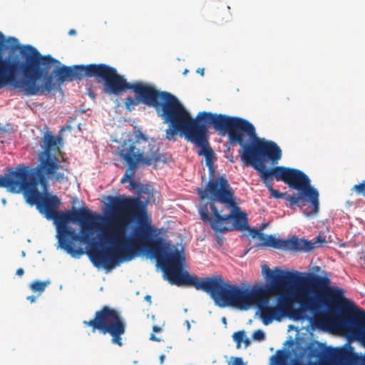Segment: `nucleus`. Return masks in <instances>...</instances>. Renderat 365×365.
<instances>
[{
	"label": "nucleus",
	"mask_w": 365,
	"mask_h": 365,
	"mask_svg": "<svg viewBox=\"0 0 365 365\" xmlns=\"http://www.w3.org/2000/svg\"><path fill=\"white\" fill-rule=\"evenodd\" d=\"M86 78L103 81V91L108 95L118 96L128 90L132 91L136 97L128 96L125 99V109L132 111L140 103L155 108L158 116L168 125L166 138L175 140L178 133H182L188 141L200 148L198 155L205 156L207 166L214 165L216 160L208 142V127L210 125L220 133L227 134L230 143L240 145V157L245 164L243 155L246 150L262 139L257 137L255 128L250 121L240 117L202 111L197 113L196 118H192L172 93L158 91L140 81L129 83L123 76L118 73L116 68L107 64L66 66V81H79Z\"/></svg>",
	"instance_id": "obj_1"
},
{
	"label": "nucleus",
	"mask_w": 365,
	"mask_h": 365,
	"mask_svg": "<svg viewBox=\"0 0 365 365\" xmlns=\"http://www.w3.org/2000/svg\"><path fill=\"white\" fill-rule=\"evenodd\" d=\"M115 220L103 232L100 239L108 245L99 249L92 235L101 220L86 207L66 212L55 210L47 220H53L57 230L59 246L73 257L86 253L96 267L112 269L123 260H130L139 252L150 251L158 237L155 228L146 219L145 206L138 197H108Z\"/></svg>",
	"instance_id": "obj_2"
},
{
	"label": "nucleus",
	"mask_w": 365,
	"mask_h": 365,
	"mask_svg": "<svg viewBox=\"0 0 365 365\" xmlns=\"http://www.w3.org/2000/svg\"><path fill=\"white\" fill-rule=\"evenodd\" d=\"M150 251L170 284L194 287L197 290H202L208 294L220 307L233 306L246 309L254 304L259 307L269 304L271 296L280 294L296 279L293 272L283 271L278 267L272 270L268 265L264 264L262 274L269 284L251 289L244 288L225 282L219 275L202 279L190 275L183 269L185 261L183 252L175 249L173 252L171 244L162 237L152 242Z\"/></svg>",
	"instance_id": "obj_3"
},
{
	"label": "nucleus",
	"mask_w": 365,
	"mask_h": 365,
	"mask_svg": "<svg viewBox=\"0 0 365 365\" xmlns=\"http://www.w3.org/2000/svg\"><path fill=\"white\" fill-rule=\"evenodd\" d=\"M282 155V150L276 143L262 138L248 148L243 158L246 165H251L258 172L273 197H285L290 207L297 205L306 217H315L319 211V194L311 185V180L304 173L284 166L265 168L266 159L274 164Z\"/></svg>",
	"instance_id": "obj_4"
},
{
	"label": "nucleus",
	"mask_w": 365,
	"mask_h": 365,
	"mask_svg": "<svg viewBox=\"0 0 365 365\" xmlns=\"http://www.w3.org/2000/svg\"><path fill=\"white\" fill-rule=\"evenodd\" d=\"M296 279L294 282H298L300 285L298 287L296 292L291 297L286 291L288 287L279 295L277 304L274 306L276 311L278 312V319L288 317L290 319L298 321L304 318L305 312L307 311H314L318 307V303L314 297L310 296L311 290L308 287L312 286L321 291V297H323L326 303L336 304L340 309L341 313V302H338L331 300L328 297V289L321 287L318 285L316 278H327L330 282V279L327 276L312 275L309 277H301L299 273H294Z\"/></svg>",
	"instance_id": "obj_5"
},
{
	"label": "nucleus",
	"mask_w": 365,
	"mask_h": 365,
	"mask_svg": "<svg viewBox=\"0 0 365 365\" xmlns=\"http://www.w3.org/2000/svg\"><path fill=\"white\" fill-rule=\"evenodd\" d=\"M118 155L128 166L120 180L123 184L133 178L138 165L155 167L160 163H167V158L160 152L159 147L140 131L122 143Z\"/></svg>",
	"instance_id": "obj_6"
},
{
	"label": "nucleus",
	"mask_w": 365,
	"mask_h": 365,
	"mask_svg": "<svg viewBox=\"0 0 365 365\" xmlns=\"http://www.w3.org/2000/svg\"><path fill=\"white\" fill-rule=\"evenodd\" d=\"M317 282L321 287L328 289V297L334 302H341V313L336 317L338 327L350 330L365 346V311L358 308L349 299L344 297L341 288L329 287L327 278L317 277Z\"/></svg>",
	"instance_id": "obj_7"
},
{
	"label": "nucleus",
	"mask_w": 365,
	"mask_h": 365,
	"mask_svg": "<svg viewBox=\"0 0 365 365\" xmlns=\"http://www.w3.org/2000/svg\"><path fill=\"white\" fill-rule=\"evenodd\" d=\"M200 219L210 225L216 232H225L232 230L227 225L230 220L234 222V227L238 230L248 229L246 213L239 211L235 204V207L221 203L219 201H208L202 202L198 208Z\"/></svg>",
	"instance_id": "obj_8"
},
{
	"label": "nucleus",
	"mask_w": 365,
	"mask_h": 365,
	"mask_svg": "<svg viewBox=\"0 0 365 365\" xmlns=\"http://www.w3.org/2000/svg\"><path fill=\"white\" fill-rule=\"evenodd\" d=\"M46 173H32L23 192L26 202L36 205L46 218L60 205V200L48 192V181Z\"/></svg>",
	"instance_id": "obj_9"
},
{
	"label": "nucleus",
	"mask_w": 365,
	"mask_h": 365,
	"mask_svg": "<svg viewBox=\"0 0 365 365\" xmlns=\"http://www.w3.org/2000/svg\"><path fill=\"white\" fill-rule=\"evenodd\" d=\"M83 324L91 327L93 333L98 331L103 335L109 334L112 344L123 346L122 336L125 334L126 322L116 309L109 306H103L95 312L93 319L83 321Z\"/></svg>",
	"instance_id": "obj_10"
},
{
	"label": "nucleus",
	"mask_w": 365,
	"mask_h": 365,
	"mask_svg": "<svg viewBox=\"0 0 365 365\" xmlns=\"http://www.w3.org/2000/svg\"><path fill=\"white\" fill-rule=\"evenodd\" d=\"M61 140V138L45 133L43 139L44 150L39 154V164L35 169H31V173H46L51 180L58 182L68 180L66 175V173H68V169H63L55 156V153L59 151L58 145Z\"/></svg>",
	"instance_id": "obj_11"
},
{
	"label": "nucleus",
	"mask_w": 365,
	"mask_h": 365,
	"mask_svg": "<svg viewBox=\"0 0 365 365\" xmlns=\"http://www.w3.org/2000/svg\"><path fill=\"white\" fill-rule=\"evenodd\" d=\"M209 171V182L206 187L197 189V193L202 201L210 195L212 197L209 201H219L221 203L235 206L234 190L230 187L225 175L216 178V168L214 165L207 166Z\"/></svg>",
	"instance_id": "obj_12"
},
{
	"label": "nucleus",
	"mask_w": 365,
	"mask_h": 365,
	"mask_svg": "<svg viewBox=\"0 0 365 365\" xmlns=\"http://www.w3.org/2000/svg\"><path fill=\"white\" fill-rule=\"evenodd\" d=\"M31 175V169L24 165L10 168L6 175H0V187L12 193L23 192Z\"/></svg>",
	"instance_id": "obj_13"
},
{
	"label": "nucleus",
	"mask_w": 365,
	"mask_h": 365,
	"mask_svg": "<svg viewBox=\"0 0 365 365\" xmlns=\"http://www.w3.org/2000/svg\"><path fill=\"white\" fill-rule=\"evenodd\" d=\"M285 249L297 252H309L314 249V243L304 238L293 237L286 240Z\"/></svg>",
	"instance_id": "obj_14"
},
{
	"label": "nucleus",
	"mask_w": 365,
	"mask_h": 365,
	"mask_svg": "<svg viewBox=\"0 0 365 365\" xmlns=\"http://www.w3.org/2000/svg\"><path fill=\"white\" fill-rule=\"evenodd\" d=\"M258 308L260 312V318L264 325L269 324L273 320L281 321V319H278V312L274 306L272 307L269 306V304H264Z\"/></svg>",
	"instance_id": "obj_15"
},
{
	"label": "nucleus",
	"mask_w": 365,
	"mask_h": 365,
	"mask_svg": "<svg viewBox=\"0 0 365 365\" xmlns=\"http://www.w3.org/2000/svg\"><path fill=\"white\" fill-rule=\"evenodd\" d=\"M265 247H271L277 249H285L286 240L275 238L272 235H268L266 239Z\"/></svg>",
	"instance_id": "obj_16"
},
{
	"label": "nucleus",
	"mask_w": 365,
	"mask_h": 365,
	"mask_svg": "<svg viewBox=\"0 0 365 365\" xmlns=\"http://www.w3.org/2000/svg\"><path fill=\"white\" fill-rule=\"evenodd\" d=\"M50 280H46L44 282L36 280L31 284L30 288L32 290V292H38L39 294H41L42 292H44L46 287L48 284H50Z\"/></svg>",
	"instance_id": "obj_17"
},
{
	"label": "nucleus",
	"mask_w": 365,
	"mask_h": 365,
	"mask_svg": "<svg viewBox=\"0 0 365 365\" xmlns=\"http://www.w3.org/2000/svg\"><path fill=\"white\" fill-rule=\"evenodd\" d=\"M233 339L237 344V348L240 347L242 342L245 343V347L248 346L250 341L248 338L246 337L245 332L244 331H239L233 334Z\"/></svg>",
	"instance_id": "obj_18"
},
{
	"label": "nucleus",
	"mask_w": 365,
	"mask_h": 365,
	"mask_svg": "<svg viewBox=\"0 0 365 365\" xmlns=\"http://www.w3.org/2000/svg\"><path fill=\"white\" fill-rule=\"evenodd\" d=\"M353 190L357 193L362 195L365 197V180L353 187Z\"/></svg>",
	"instance_id": "obj_19"
},
{
	"label": "nucleus",
	"mask_w": 365,
	"mask_h": 365,
	"mask_svg": "<svg viewBox=\"0 0 365 365\" xmlns=\"http://www.w3.org/2000/svg\"><path fill=\"white\" fill-rule=\"evenodd\" d=\"M252 337L255 340L262 341L265 338V334L263 331L258 329L254 332Z\"/></svg>",
	"instance_id": "obj_20"
},
{
	"label": "nucleus",
	"mask_w": 365,
	"mask_h": 365,
	"mask_svg": "<svg viewBox=\"0 0 365 365\" xmlns=\"http://www.w3.org/2000/svg\"><path fill=\"white\" fill-rule=\"evenodd\" d=\"M256 234H258V239L260 241V245L265 247V242L267 241L266 239L268 238V235H264L259 230H256Z\"/></svg>",
	"instance_id": "obj_21"
},
{
	"label": "nucleus",
	"mask_w": 365,
	"mask_h": 365,
	"mask_svg": "<svg viewBox=\"0 0 365 365\" xmlns=\"http://www.w3.org/2000/svg\"><path fill=\"white\" fill-rule=\"evenodd\" d=\"M229 365H245L241 357H232Z\"/></svg>",
	"instance_id": "obj_22"
},
{
	"label": "nucleus",
	"mask_w": 365,
	"mask_h": 365,
	"mask_svg": "<svg viewBox=\"0 0 365 365\" xmlns=\"http://www.w3.org/2000/svg\"><path fill=\"white\" fill-rule=\"evenodd\" d=\"M353 365H365V355L364 357L355 359L353 361Z\"/></svg>",
	"instance_id": "obj_23"
},
{
	"label": "nucleus",
	"mask_w": 365,
	"mask_h": 365,
	"mask_svg": "<svg viewBox=\"0 0 365 365\" xmlns=\"http://www.w3.org/2000/svg\"><path fill=\"white\" fill-rule=\"evenodd\" d=\"M150 339L155 341H160V339L157 337L154 334H152L150 336Z\"/></svg>",
	"instance_id": "obj_24"
},
{
	"label": "nucleus",
	"mask_w": 365,
	"mask_h": 365,
	"mask_svg": "<svg viewBox=\"0 0 365 365\" xmlns=\"http://www.w3.org/2000/svg\"><path fill=\"white\" fill-rule=\"evenodd\" d=\"M24 273V271L22 268H19L17 270H16V274L19 276V277H21Z\"/></svg>",
	"instance_id": "obj_25"
},
{
	"label": "nucleus",
	"mask_w": 365,
	"mask_h": 365,
	"mask_svg": "<svg viewBox=\"0 0 365 365\" xmlns=\"http://www.w3.org/2000/svg\"><path fill=\"white\" fill-rule=\"evenodd\" d=\"M278 365H286L285 360L284 358L279 357L278 359Z\"/></svg>",
	"instance_id": "obj_26"
},
{
	"label": "nucleus",
	"mask_w": 365,
	"mask_h": 365,
	"mask_svg": "<svg viewBox=\"0 0 365 365\" xmlns=\"http://www.w3.org/2000/svg\"><path fill=\"white\" fill-rule=\"evenodd\" d=\"M256 230H259L255 228V229L251 230V231H250V233L252 234L253 237H258V234H256Z\"/></svg>",
	"instance_id": "obj_27"
},
{
	"label": "nucleus",
	"mask_w": 365,
	"mask_h": 365,
	"mask_svg": "<svg viewBox=\"0 0 365 365\" xmlns=\"http://www.w3.org/2000/svg\"><path fill=\"white\" fill-rule=\"evenodd\" d=\"M153 330L154 332H160L161 331V328L158 326L154 325L153 327Z\"/></svg>",
	"instance_id": "obj_28"
},
{
	"label": "nucleus",
	"mask_w": 365,
	"mask_h": 365,
	"mask_svg": "<svg viewBox=\"0 0 365 365\" xmlns=\"http://www.w3.org/2000/svg\"><path fill=\"white\" fill-rule=\"evenodd\" d=\"M29 301H30L31 303L34 302L36 301V297L34 296H29L26 298Z\"/></svg>",
	"instance_id": "obj_29"
},
{
	"label": "nucleus",
	"mask_w": 365,
	"mask_h": 365,
	"mask_svg": "<svg viewBox=\"0 0 365 365\" xmlns=\"http://www.w3.org/2000/svg\"><path fill=\"white\" fill-rule=\"evenodd\" d=\"M130 184L132 188H136L138 187L137 183L135 182L133 179L130 181Z\"/></svg>",
	"instance_id": "obj_30"
},
{
	"label": "nucleus",
	"mask_w": 365,
	"mask_h": 365,
	"mask_svg": "<svg viewBox=\"0 0 365 365\" xmlns=\"http://www.w3.org/2000/svg\"><path fill=\"white\" fill-rule=\"evenodd\" d=\"M165 356L164 354H162L160 356V363L163 364L164 363Z\"/></svg>",
	"instance_id": "obj_31"
},
{
	"label": "nucleus",
	"mask_w": 365,
	"mask_h": 365,
	"mask_svg": "<svg viewBox=\"0 0 365 365\" xmlns=\"http://www.w3.org/2000/svg\"><path fill=\"white\" fill-rule=\"evenodd\" d=\"M145 299L149 302V304H151V297L150 295H146L145 297Z\"/></svg>",
	"instance_id": "obj_32"
},
{
	"label": "nucleus",
	"mask_w": 365,
	"mask_h": 365,
	"mask_svg": "<svg viewBox=\"0 0 365 365\" xmlns=\"http://www.w3.org/2000/svg\"><path fill=\"white\" fill-rule=\"evenodd\" d=\"M76 34V31L74 30V29H71L69 31H68V34L69 35H75Z\"/></svg>",
	"instance_id": "obj_33"
},
{
	"label": "nucleus",
	"mask_w": 365,
	"mask_h": 365,
	"mask_svg": "<svg viewBox=\"0 0 365 365\" xmlns=\"http://www.w3.org/2000/svg\"><path fill=\"white\" fill-rule=\"evenodd\" d=\"M197 73H200L201 75H203V73H204V69H203V68H202V69L199 68V69L197 71Z\"/></svg>",
	"instance_id": "obj_34"
},
{
	"label": "nucleus",
	"mask_w": 365,
	"mask_h": 365,
	"mask_svg": "<svg viewBox=\"0 0 365 365\" xmlns=\"http://www.w3.org/2000/svg\"><path fill=\"white\" fill-rule=\"evenodd\" d=\"M185 324H186L187 329H190V322L188 321H186Z\"/></svg>",
	"instance_id": "obj_35"
},
{
	"label": "nucleus",
	"mask_w": 365,
	"mask_h": 365,
	"mask_svg": "<svg viewBox=\"0 0 365 365\" xmlns=\"http://www.w3.org/2000/svg\"><path fill=\"white\" fill-rule=\"evenodd\" d=\"M363 259H364V260L365 261V252H364V255Z\"/></svg>",
	"instance_id": "obj_36"
}]
</instances>
